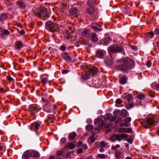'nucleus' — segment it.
<instances>
[{"label": "nucleus", "mask_w": 159, "mask_h": 159, "mask_svg": "<svg viewBox=\"0 0 159 159\" xmlns=\"http://www.w3.org/2000/svg\"><path fill=\"white\" fill-rule=\"evenodd\" d=\"M61 142L63 143H65L66 142V139L65 137H63L61 139Z\"/></svg>", "instance_id": "5fc2aeb1"}, {"label": "nucleus", "mask_w": 159, "mask_h": 159, "mask_svg": "<svg viewBox=\"0 0 159 159\" xmlns=\"http://www.w3.org/2000/svg\"><path fill=\"white\" fill-rule=\"evenodd\" d=\"M107 144L104 141H102L100 144V146L101 148H104Z\"/></svg>", "instance_id": "c03bdc74"}, {"label": "nucleus", "mask_w": 159, "mask_h": 159, "mask_svg": "<svg viewBox=\"0 0 159 159\" xmlns=\"http://www.w3.org/2000/svg\"><path fill=\"white\" fill-rule=\"evenodd\" d=\"M56 105L51 103L45 104L43 107V110L47 112H51L53 110L56 109Z\"/></svg>", "instance_id": "423d86ee"}, {"label": "nucleus", "mask_w": 159, "mask_h": 159, "mask_svg": "<svg viewBox=\"0 0 159 159\" xmlns=\"http://www.w3.org/2000/svg\"><path fill=\"white\" fill-rule=\"evenodd\" d=\"M46 28L48 31L54 33L58 30V26L57 25L50 20L46 22Z\"/></svg>", "instance_id": "20e7f679"}, {"label": "nucleus", "mask_w": 159, "mask_h": 159, "mask_svg": "<svg viewBox=\"0 0 159 159\" xmlns=\"http://www.w3.org/2000/svg\"><path fill=\"white\" fill-rule=\"evenodd\" d=\"M120 113V110L115 111L114 113V115L116 117L118 116Z\"/></svg>", "instance_id": "de8ad7c7"}, {"label": "nucleus", "mask_w": 159, "mask_h": 159, "mask_svg": "<svg viewBox=\"0 0 159 159\" xmlns=\"http://www.w3.org/2000/svg\"><path fill=\"white\" fill-rule=\"evenodd\" d=\"M111 129H110V128L107 129L105 131V133L106 134H108L109 132H111Z\"/></svg>", "instance_id": "338daca9"}, {"label": "nucleus", "mask_w": 159, "mask_h": 159, "mask_svg": "<svg viewBox=\"0 0 159 159\" xmlns=\"http://www.w3.org/2000/svg\"><path fill=\"white\" fill-rule=\"evenodd\" d=\"M98 157L100 158L104 159L107 157V156L103 154H98Z\"/></svg>", "instance_id": "e433bc0d"}, {"label": "nucleus", "mask_w": 159, "mask_h": 159, "mask_svg": "<svg viewBox=\"0 0 159 159\" xmlns=\"http://www.w3.org/2000/svg\"><path fill=\"white\" fill-rule=\"evenodd\" d=\"M111 57H107L104 60L105 64L107 66L110 67L114 63V61L113 59L114 58L112 57L111 53H110Z\"/></svg>", "instance_id": "6e6552de"}, {"label": "nucleus", "mask_w": 159, "mask_h": 159, "mask_svg": "<svg viewBox=\"0 0 159 159\" xmlns=\"http://www.w3.org/2000/svg\"><path fill=\"white\" fill-rule=\"evenodd\" d=\"M120 147L119 144H117L115 146H112L111 149L112 150H116L117 148H120Z\"/></svg>", "instance_id": "09e8293b"}, {"label": "nucleus", "mask_w": 159, "mask_h": 159, "mask_svg": "<svg viewBox=\"0 0 159 159\" xmlns=\"http://www.w3.org/2000/svg\"><path fill=\"white\" fill-rule=\"evenodd\" d=\"M40 125L38 123L35 122L31 124L29 126L30 129L32 130H36L38 129Z\"/></svg>", "instance_id": "9d476101"}, {"label": "nucleus", "mask_w": 159, "mask_h": 159, "mask_svg": "<svg viewBox=\"0 0 159 159\" xmlns=\"http://www.w3.org/2000/svg\"><path fill=\"white\" fill-rule=\"evenodd\" d=\"M122 120L121 118H119L118 120H116L115 121V123L118 124L119 123H120L121 122H122Z\"/></svg>", "instance_id": "864d4df0"}, {"label": "nucleus", "mask_w": 159, "mask_h": 159, "mask_svg": "<svg viewBox=\"0 0 159 159\" xmlns=\"http://www.w3.org/2000/svg\"><path fill=\"white\" fill-rule=\"evenodd\" d=\"M79 10L76 7H73L70 8V14L71 15H76L78 12Z\"/></svg>", "instance_id": "6ab92c4d"}, {"label": "nucleus", "mask_w": 159, "mask_h": 159, "mask_svg": "<svg viewBox=\"0 0 159 159\" xmlns=\"http://www.w3.org/2000/svg\"><path fill=\"white\" fill-rule=\"evenodd\" d=\"M63 152L61 151H57L56 152V154L57 156H61L63 154Z\"/></svg>", "instance_id": "8fccbe9b"}, {"label": "nucleus", "mask_w": 159, "mask_h": 159, "mask_svg": "<svg viewBox=\"0 0 159 159\" xmlns=\"http://www.w3.org/2000/svg\"><path fill=\"white\" fill-rule=\"evenodd\" d=\"M93 126L92 125H88L86 127V129L89 131H91L93 130Z\"/></svg>", "instance_id": "58836bf2"}, {"label": "nucleus", "mask_w": 159, "mask_h": 159, "mask_svg": "<svg viewBox=\"0 0 159 159\" xmlns=\"http://www.w3.org/2000/svg\"><path fill=\"white\" fill-rule=\"evenodd\" d=\"M120 138L119 134H114L111 137L110 139L112 142H115L117 140L120 141H121Z\"/></svg>", "instance_id": "ddd939ff"}, {"label": "nucleus", "mask_w": 159, "mask_h": 159, "mask_svg": "<svg viewBox=\"0 0 159 159\" xmlns=\"http://www.w3.org/2000/svg\"><path fill=\"white\" fill-rule=\"evenodd\" d=\"M155 122V120L153 118H149L143 120L140 123L142 126L146 129L150 128L152 127Z\"/></svg>", "instance_id": "39448f33"}, {"label": "nucleus", "mask_w": 159, "mask_h": 159, "mask_svg": "<svg viewBox=\"0 0 159 159\" xmlns=\"http://www.w3.org/2000/svg\"><path fill=\"white\" fill-rule=\"evenodd\" d=\"M61 49L63 51H65L66 50V47L64 45H61L60 47Z\"/></svg>", "instance_id": "13d9d810"}, {"label": "nucleus", "mask_w": 159, "mask_h": 159, "mask_svg": "<svg viewBox=\"0 0 159 159\" xmlns=\"http://www.w3.org/2000/svg\"><path fill=\"white\" fill-rule=\"evenodd\" d=\"M128 115V112L125 109H123L121 110L120 115L122 117H126Z\"/></svg>", "instance_id": "c756f323"}, {"label": "nucleus", "mask_w": 159, "mask_h": 159, "mask_svg": "<svg viewBox=\"0 0 159 159\" xmlns=\"http://www.w3.org/2000/svg\"><path fill=\"white\" fill-rule=\"evenodd\" d=\"M0 92L3 93L6 92V91L5 90H4V89L2 88H0Z\"/></svg>", "instance_id": "69168bd1"}, {"label": "nucleus", "mask_w": 159, "mask_h": 159, "mask_svg": "<svg viewBox=\"0 0 159 159\" xmlns=\"http://www.w3.org/2000/svg\"><path fill=\"white\" fill-rule=\"evenodd\" d=\"M131 120V118L130 117H128L124 119V125L126 127H128L129 126V124L128 123Z\"/></svg>", "instance_id": "cd10ccee"}, {"label": "nucleus", "mask_w": 159, "mask_h": 159, "mask_svg": "<svg viewBox=\"0 0 159 159\" xmlns=\"http://www.w3.org/2000/svg\"><path fill=\"white\" fill-rule=\"evenodd\" d=\"M30 155L31 157H33L34 158H39L40 157L39 153L37 151H30Z\"/></svg>", "instance_id": "4468645a"}, {"label": "nucleus", "mask_w": 159, "mask_h": 159, "mask_svg": "<svg viewBox=\"0 0 159 159\" xmlns=\"http://www.w3.org/2000/svg\"><path fill=\"white\" fill-rule=\"evenodd\" d=\"M108 50L109 54L110 53V52L118 53L122 52H123L124 54L125 53L124 49L122 46H119L116 44H114L111 45L108 47Z\"/></svg>", "instance_id": "7ed1b4c3"}, {"label": "nucleus", "mask_w": 159, "mask_h": 159, "mask_svg": "<svg viewBox=\"0 0 159 159\" xmlns=\"http://www.w3.org/2000/svg\"><path fill=\"white\" fill-rule=\"evenodd\" d=\"M104 53L103 50H98L96 52V56L100 58H102L103 57Z\"/></svg>", "instance_id": "b1692460"}, {"label": "nucleus", "mask_w": 159, "mask_h": 159, "mask_svg": "<svg viewBox=\"0 0 159 159\" xmlns=\"http://www.w3.org/2000/svg\"><path fill=\"white\" fill-rule=\"evenodd\" d=\"M16 4L19 6L20 7L22 8H25L26 7V5L24 2L21 1H17L16 2Z\"/></svg>", "instance_id": "a878e982"}, {"label": "nucleus", "mask_w": 159, "mask_h": 159, "mask_svg": "<svg viewBox=\"0 0 159 159\" xmlns=\"http://www.w3.org/2000/svg\"><path fill=\"white\" fill-rule=\"evenodd\" d=\"M77 135L76 133L75 132H72L68 136V139L69 140H72Z\"/></svg>", "instance_id": "bb28decb"}, {"label": "nucleus", "mask_w": 159, "mask_h": 159, "mask_svg": "<svg viewBox=\"0 0 159 159\" xmlns=\"http://www.w3.org/2000/svg\"><path fill=\"white\" fill-rule=\"evenodd\" d=\"M9 34V31L7 30H3L1 33V35L3 36L4 35H7Z\"/></svg>", "instance_id": "4c0bfd02"}, {"label": "nucleus", "mask_w": 159, "mask_h": 159, "mask_svg": "<svg viewBox=\"0 0 159 159\" xmlns=\"http://www.w3.org/2000/svg\"><path fill=\"white\" fill-rule=\"evenodd\" d=\"M48 81V80L47 78H42L41 79V82L44 84H46Z\"/></svg>", "instance_id": "c9c22d12"}, {"label": "nucleus", "mask_w": 159, "mask_h": 159, "mask_svg": "<svg viewBox=\"0 0 159 159\" xmlns=\"http://www.w3.org/2000/svg\"><path fill=\"white\" fill-rule=\"evenodd\" d=\"M16 49L20 50L23 47L22 43L20 41H17L16 42Z\"/></svg>", "instance_id": "c85d7f7f"}, {"label": "nucleus", "mask_w": 159, "mask_h": 159, "mask_svg": "<svg viewBox=\"0 0 159 159\" xmlns=\"http://www.w3.org/2000/svg\"><path fill=\"white\" fill-rule=\"evenodd\" d=\"M83 149L82 148H79L77 150V152L78 153L80 154L82 153Z\"/></svg>", "instance_id": "052dcab7"}, {"label": "nucleus", "mask_w": 159, "mask_h": 159, "mask_svg": "<svg viewBox=\"0 0 159 159\" xmlns=\"http://www.w3.org/2000/svg\"><path fill=\"white\" fill-rule=\"evenodd\" d=\"M83 144V143L81 141H79L78 142V145L77 146L79 147L80 146H82Z\"/></svg>", "instance_id": "0e129e2a"}, {"label": "nucleus", "mask_w": 159, "mask_h": 159, "mask_svg": "<svg viewBox=\"0 0 159 159\" xmlns=\"http://www.w3.org/2000/svg\"><path fill=\"white\" fill-rule=\"evenodd\" d=\"M95 12V7H87V12L90 15H93L94 14Z\"/></svg>", "instance_id": "393cba45"}, {"label": "nucleus", "mask_w": 159, "mask_h": 159, "mask_svg": "<svg viewBox=\"0 0 159 159\" xmlns=\"http://www.w3.org/2000/svg\"><path fill=\"white\" fill-rule=\"evenodd\" d=\"M115 155L116 158L119 159L121 157V152L118 150L116 151L115 152Z\"/></svg>", "instance_id": "72a5a7b5"}, {"label": "nucleus", "mask_w": 159, "mask_h": 159, "mask_svg": "<svg viewBox=\"0 0 159 159\" xmlns=\"http://www.w3.org/2000/svg\"><path fill=\"white\" fill-rule=\"evenodd\" d=\"M88 71L90 74H92L93 76H94V75L97 73L98 69L97 67H93L89 69Z\"/></svg>", "instance_id": "dca6fc26"}, {"label": "nucleus", "mask_w": 159, "mask_h": 159, "mask_svg": "<svg viewBox=\"0 0 159 159\" xmlns=\"http://www.w3.org/2000/svg\"><path fill=\"white\" fill-rule=\"evenodd\" d=\"M42 100L43 102L46 103L45 104H48V103H49L48 100L47 99H45L44 98H42Z\"/></svg>", "instance_id": "603ef678"}, {"label": "nucleus", "mask_w": 159, "mask_h": 159, "mask_svg": "<svg viewBox=\"0 0 159 159\" xmlns=\"http://www.w3.org/2000/svg\"><path fill=\"white\" fill-rule=\"evenodd\" d=\"M7 80H9L10 81H11L13 80V79L11 76H7Z\"/></svg>", "instance_id": "680f3d73"}, {"label": "nucleus", "mask_w": 159, "mask_h": 159, "mask_svg": "<svg viewBox=\"0 0 159 159\" xmlns=\"http://www.w3.org/2000/svg\"><path fill=\"white\" fill-rule=\"evenodd\" d=\"M148 93L151 97H155L154 94L153 93H152V92H148Z\"/></svg>", "instance_id": "e2e57ef3"}, {"label": "nucleus", "mask_w": 159, "mask_h": 159, "mask_svg": "<svg viewBox=\"0 0 159 159\" xmlns=\"http://www.w3.org/2000/svg\"><path fill=\"white\" fill-rule=\"evenodd\" d=\"M31 157L30 155V151L27 150L25 151L22 156V159H30Z\"/></svg>", "instance_id": "a211bd4d"}, {"label": "nucleus", "mask_w": 159, "mask_h": 159, "mask_svg": "<svg viewBox=\"0 0 159 159\" xmlns=\"http://www.w3.org/2000/svg\"><path fill=\"white\" fill-rule=\"evenodd\" d=\"M132 129L131 128H128L125 130V132L126 133H130L131 132Z\"/></svg>", "instance_id": "bf43d9fd"}, {"label": "nucleus", "mask_w": 159, "mask_h": 159, "mask_svg": "<svg viewBox=\"0 0 159 159\" xmlns=\"http://www.w3.org/2000/svg\"><path fill=\"white\" fill-rule=\"evenodd\" d=\"M94 124L96 125L99 124L98 127H96L95 129L96 130H100L101 129L102 126L103 124V120L101 118H98L96 122H94Z\"/></svg>", "instance_id": "1a4fd4ad"}, {"label": "nucleus", "mask_w": 159, "mask_h": 159, "mask_svg": "<svg viewBox=\"0 0 159 159\" xmlns=\"http://www.w3.org/2000/svg\"><path fill=\"white\" fill-rule=\"evenodd\" d=\"M63 58L66 61H70L71 60V57L68 55L67 52H65L62 54Z\"/></svg>", "instance_id": "f3484780"}, {"label": "nucleus", "mask_w": 159, "mask_h": 159, "mask_svg": "<svg viewBox=\"0 0 159 159\" xmlns=\"http://www.w3.org/2000/svg\"><path fill=\"white\" fill-rule=\"evenodd\" d=\"M112 39L111 38H106L103 39L101 40V43L104 45H107L111 41Z\"/></svg>", "instance_id": "412c9836"}, {"label": "nucleus", "mask_w": 159, "mask_h": 159, "mask_svg": "<svg viewBox=\"0 0 159 159\" xmlns=\"http://www.w3.org/2000/svg\"><path fill=\"white\" fill-rule=\"evenodd\" d=\"M146 34H147V36L146 37H144L145 39L147 37H148L149 38H152L154 35V33L153 31L147 32Z\"/></svg>", "instance_id": "473e14b6"}, {"label": "nucleus", "mask_w": 159, "mask_h": 159, "mask_svg": "<svg viewBox=\"0 0 159 159\" xmlns=\"http://www.w3.org/2000/svg\"><path fill=\"white\" fill-rule=\"evenodd\" d=\"M127 80V77L125 75H123L119 79L120 83L122 84H125L126 83Z\"/></svg>", "instance_id": "5701e85b"}, {"label": "nucleus", "mask_w": 159, "mask_h": 159, "mask_svg": "<svg viewBox=\"0 0 159 159\" xmlns=\"http://www.w3.org/2000/svg\"><path fill=\"white\" fill-rule=\"evenodd\" d=\"M155 32L157 34H159V29H156L155 30Z\"/></svg>", "instance_id": "774afa93"}, {"label": "nucleus", "mask_w": 159, "mask_h": 159, "mask_svg": "<svg viewBox=\"0 0 159 159\" xmlns=\"http://www.w3.org/2000/svg\"><path fill=\"white\" fill-rule=\"evenodd\" d=\"M54 119V117L53 116H48V119L46 120V121L47 122H52L53 120Z\"/></svg>", "instance_id": "79ce46f5"}, {"label": "nucleus", "mask_w": 159, "mask_h": 159, "mask_svg": "<svg viewBox=\"0 0 159 159\" xmlns=\"http://www.w3.org/2000/svg\"><path fill=\"white\" fill-rule=\"evenodd\" d=\"M130 12V8L128 7H125L124 12L126 14H129Z\"/></svg>", "instance_id": "f704fd0d"}, {"label": "nucleus", "mask_w": 159, "mask_h": 159, "mask_svg": "<svg viewBox=\"0 0 159 159\" xmlns=\"http://www.w3.org/2000/svg\"><path fill=\"white\" fill-rule=\"evenodd\" d=\"M82 35L84 37H88L90 35V31L89 29H85L81 32Z\"/></svg>", "instance_id": "2eb2a0df"}, {"label": "nucleus", "mask_w": 159, "mask_h": 159, "mask_svg": "<svg viewBox=\"0 0 159 159\" xmlns=\"http://www.w3.org/2000/svg\"><path fill=\"white\" fill-rule=\"evenodd\" d=\"M8 19L7 14L5 12L0 13V22L3 23L6 20Z\"/></svg>", "instance_id": "f8f14e48"}, {"label": "nucleus", "mask_w": 159, "mask_h": 159, "mask_svg": "<svg viewBox=\"0 0 159 159\" xmlns=\"http://www.w3.org/2000/svg\"><path fill=\"white\" fill-rule=\"evenodd\" d=\"M146 96V95L145 94H144L140 92V100H143L144 99Z\"/></svg>", "instance_id": "a18cd8bd"}, {"label": "nucleus", "mask_w": 159, "mask_h": 159, "mask_svg": "<svg viewBox=\"0 0 159 159\" xmlns=\"http://www.w3.org/2000/svg\"><path fill=\"white\" fill-rule=\"evenodd\" d=\"M34 15L42 19H46L50 16V11L46 8H38L34 11Z\"/></svg>", "instance_id": "f03ea898"}, {"label": "nucleus", "mask_w": 159, "mask_h": 159, "mask_svg": "<svg viewBox=\"0 0 159 159\" xmlns=\"http://www.w3.org/2000/svg\"><path fill=\"white\" fill-rule=\"evenodd\" d=\"M93 136H91L89 138V139H90L91 143H93L95 141V138L93 135V132H92Z\"/></svg>", "instance_id": "ea45409f"}, {"label": "nucleus", "mask_w": 159, "mask_h": 159, "mask_svg": "<svg viewBox=\"0 0 159 159\" xmlns=\"http://www.w3.org/2000/svg\"><path fill=\"white\" fill-rule=\"evenodd\" d=\"M91 38V41L94 42H96L98 40V35L95 33H92Z\"/></svg>", "instance_id": "aec40b11"}, {"label": "nucleus", "mask_w": 159, "mask_h": 159, "mask_svg": "<svg viewBox=\"0 0 159 159\" xmlns=\"http://www.w3.org/2000/svg\"><path fill=\"white\" fill-rule=\"evenodd\" d=\"M105 121L109 120L110 122L114 121L116 119V117L112 116V115L110 113H108L105 115L104 117Z\"/></svg>", "instance_id": "9b49d317"}, {"label": "nucleus", "mask_w": 159, "mask_h": 159, "mask_svg": "<svg viewBox=\"0 0 159 159\" xmlns=\"http://www.w3.org/2000/svg\"><path fill=\"white\" fill-rule=\"evenodd\" d=\"M120 138H121V140H122V139H123V138H127L128 137V135L127 134H120Z\"/></svg>", "instance_id": "49530a36"}, {"label": "nucleus", "mask_w": 159, "mask_h": 159, "mask_svg": "<svg viewBox=\"0 0 159 159\" xmlns=\"http://www.w3.org/2000/svg\"><path fill=\"white\" fill-rule=\"evenodd\" d=\"M125 100H127L128 102H129L133 99L132 95L131 94H129L125 97H124Z\"/></svg>", "instance_id": "2f4dec72"}, {"label": "nucleus", "mask_w": 159, "mask_h": 159, "mask_svg": "<svg viewBox=\"0 0 159 159\" xmlns=\"http://www.w3.org/2000/svg\"><path fill=\"white\" fill-rule=\"evenodd\" d=\"M41 108L37 105H32L30 106L29 111L33 115H35Z\"/></svg>", "instance_id": "0eeeda50"}, {"label": "nucleus", "mask_w": 159, "mask_h": 159, "mask_svg": "<svg viewBox=\"0 0 159 159\" xmlns=\"http://www.w3.org/2000/svg\"><path fill=\"white\" fill-rule=\"evenodd\" d=\"M96 3L92 0H89L87 2L88 7H95Z\"/></svg>", "instance_id": "4be33fe9"}, {"label": "nucleus", "mask_w": 159, "mask_h": 159, "mask_svg": "<svg viewBox=\"0 0 159 159\" xmlns=\"http://www.w3.org/2000/svg\"><path fill=\"white\" fill-rule=\"evenodd\" d=\"M133 107V105L130 103L126 104L125 105V107L128 110L130 109L131 108Z\"/></svg>", "instance_id": "a19ab883"}, {"label": "nucleus", "mask_w": 159, "mask_h": 159, "mask_svg": "<svg viewBox=\"0 0 159 159\" xmlns=\"http://www.w3.org/2000/svg\"><path fill=\"white\" fill-rule=\"evenodd\" d=\"M98 26L96 27L95 28L93 29L95 31H101L102 30V29L101 28H99Z\"/></svg>", "instance_id": "6e6d98bb"}, {"label": "nucleus", "mask_w": 159, "mask_h": 159, "mask_svg": "<svg viewBox=\"0 0 159 159\" xmlns=\"http://www.w3.org/2000/svg\"><path fill=\"white\" fill-rule=\"evenodd\" d=\"M134 64V63L132 59L126 57L118 61L116 68L119 70L125 72L127 70L132 68Z\"/></svg>", "instance_id": "f257e3e1"}, {"label": "nucleus", "mask_w": 159, "mask_h": 159, "mask_svg": "<svg viewBox=\"0 0 159 159\" xmlns=\"http://www.w3.org/2000/svg\"><path fill=\"white\" fill-rule=\"evenodd\" d=\"M122 102V100L120 98L117 99L116 102V103H118V104H120Z\"/></svg>", "instance_id": "4d7b16f0"}, {"label": "nucleus", "mask_w": 159, "mask_h": 159, "mask_svg": "<svg viewBox=\"0 0 159 159\" xmlns=\"http://www.w3.org/2000/svg\"><path fill=\"white\" fill-rule=\"evenodd\" d=\"M75 145L74 144L71 143H68L65 146V147L66 148H70L73 149L74 148Z\"/></svg>", "instance_id": "7c9ffc66"}, {"label": "nucleus", "mask_w": 159, "mask_h": 159, "mask_svg": "<svg viewBox=\"0 0 159 159\" xmlns=\"http://www.w3.org/2000/svg\"><path fill=\"white\" fill-rule=\"evenodd\" d=\"M151 65H152L151 61H147L146 64V66L147 67H149L151 66Z\"/></svg>", "instance_id": "3c124183"}, {"label": "nucleus", "mask_w": 159, "mask_h": 159, "mask_svg": "<svg viewBox=\"0 0 159 159\" xmlns=\"http://www.w3.org/2000/svg\"><path fill=\"white\" fill-rule=\"evenodd\" d=\"M97 26H98L99 27H100V26L99 25H98L97 23L94 22L92 24L91 28L93 29H94Z\"/></svg>", "instance_id": "37998d69"}]
</instances>
